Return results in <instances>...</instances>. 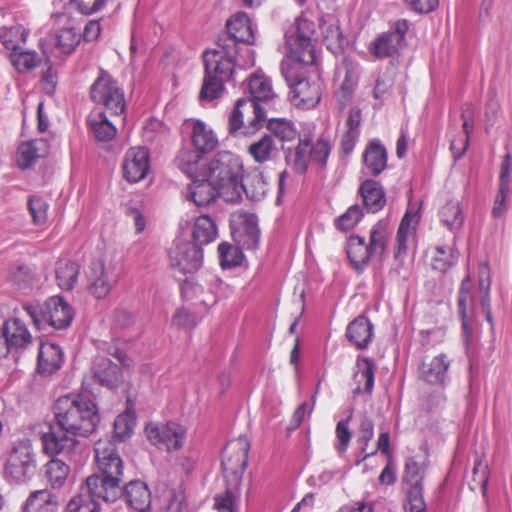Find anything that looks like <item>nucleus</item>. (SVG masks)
<instances>
[{"instance_id": "1", "label": "nucleus", "mask_w": 512, "mask_h": 512, "mask_svg": "<svg viewBox=\"0 0 512 512\" xmlns=\"http://www.w3.org/2000/svg\"><path fill=\"white\" fill-rule=\"evenodd\" d=\"M56 425L41 436L47 455H63L74 459L80 450L77 437L91 435L100 422L96 403L84 394L60 396L53 406Z\"/></svg>"}, {"instance_id": "2", "label": "nucleus", "mask_w": 512, "mask_h": 512, "mask_svg": "<svg viewBox=\"0 0 512 512\" xmlns=\"http://www.w3.org/2000/svg\"><path fill=\"white\" fill-rule=\"evenodd\" d=\"M269 131L283 142L298 139V144L293 150H289L286 156L287 162L295 172L303 174L309 165L324 168L331 152V143L328 138L320 136L315 142L314 123H304L301 129L284 118H270L266 120Z\"/></svg>"}, {"instance_id": "3", "label": "nucleus", "mask_w": 512, "mask_h": 512, "mask_svg": "<svg viewBox=\"0 0 512 512\" xmlns=\"http://www.w3.org/2000/svg\"><path fill=\"white\" fill-rule=\"evenodd\" d=\"M248 88L251 97L238 99L229 115V133L233 136H252L258 132L266 123L268 110L278 100L271 80L260 72L250 76Z\"/></svg>"}, {"instance_id": "4", "label": "nucleus", "mask_w": 512, "mask_h": 512, "mask_svg": "<svg viewBox=\"0 0 512 512\" xmlns=\"http://www.w3.org/2000/svg\"><path fill=\"white\" fill-rule=\"evenodd\" d=\"M235 55L233 47L227 48L221 44L204 53L205 76L199 94L202 102H211L220 97L224 84L232 79Z\"/></svg>"}, {"instance_id": "5", "label": "nucleus", "mask_w": 512, "mask_h": 512, "mask_svg": "<svg viewBox=\"0 0 512 512\" xmlns=\"http://www.w3.org/2000/svg\"><path fill=\"white\" fill-rule=\"evenodd\" d=\"M95 462L99 474L88 478H96L97 486L107 498H117L122 494L123 461L118 454L115 444L110 440L100 439L95 443Z\"/></svg>"}, {"instance_id": "6", "label": "nucleus", "mask_w": 512, "mask_h": 512, "mask_svg": "<svg viewBox=\"0 0 512 512\" xmlns=\"http://www.w3.org/2000/svg\"><path fill=\"white\" fill-rule=\"evenodd\" d=\"M208 176L220 189V198L225 202L237 203L240 200L238 186L242 179L243 163L240 157L230 151L214 155L209 163Z\"/></svg>"}, {"instance_id": "7", "label": "nucleus", "mask_w": 512, "mask_h": 512, "mask_svg": "<svg viewBox=\"0 0 512 512\" xmlns=\"http://www.w3.org/2000/svg\"><path fill=\"white\" fill-rule=\"evenodd\" d=\"M280 70L290 88L291 102L296 107L309 109L320 102L323 84L318 76L309 77L304 66L289 61H282Z\"/></svg>"}, {"instance_id": "8", "label": "nucleus", "mask_w": 512, "mask_h": 512, "mask_svg": "<svg viewBox=\"0 0 512 512\" xmlns=\"http://www.w3.org/2000/svg\"><path fill=\"white\" fill-rule=\"evenodd\" d=\"M22 309L38 329L45 324L65 329L70 326L74 315L72 307L60 296L50 297L42 305L25 303Z\"/></svg>"}, {"instance_id": "9", "label": "nucleus", "mask_w": 512, "mask_h": 512, "mask_svg": "<svg viewBox=\"0 0 512 512\" xmlns=\"http://www.w3.org/2000/svg\"><path fill=\"white\" fill-rule=\"evenodd\" d=\"M206 286L207 290L201 284L187 279L181 286L182 297L186 301L196 300L195 305L203 306V310L207 311L218 301L226 299L233 294L232 287L225 284L215 275L209 276L206 280Z\"/></svg>"}, {"instance_id": "10", "label": "nucleus", "mask_w": 512, "mask_h": 512, "mask_svg": "<svg viewBox=\"0 0 512 512\" xmlns=\"http://www.w3.org/2000/svg\"><path fill=\"white\" fill-rule=\"evenodd\" d=\"M450 366L451 359L445 353H440L429 362H423L419 366V378L430 385L441 388L427 401L429 409H434L445 402L443 389L448 380Z\"/></svg>"}, {"instance_id": "11", "label": "nucleus", "mask_w": 512, "mask_h": 512, "mask_svg": "<svg viewBox=\"0 0 512 512\" xmlns=\"http://www.w3.org/2000/svg\"><path fill=\"white\" fill-rule=\"evenodd\" d=\"M145 434L148 441L157 449L173 452L183 447L187 429L177 422H150L145 427Z\"/></svg>"}, {"instance_id": "12", "label": "nucleus", "mask_w": 512, "mask_h": 512, "mask_svg": "<svg viewBox=\"0 0 512 512\" xmlns=\"http://www.w3.org/2000/svg\"><path fill=\"white\" fill-rule=\"evenodd\" d=\"M32 442L28 438L17 440L5 465V474L15 482H24L35 472Z\"/></svg>"}, {"instance_id": "13", "label": "nucleus", "mask_w": 512, "mask_h": 512, "mask_svg": "<svg viewBox=\"0 0 512 512\" xmlns=\"http://www.w3.org/2000/svg\"><path fill=\"white\" fill-rule=\"evenodd\" d=\"M90 93L95 103L104 105L112 114L120 115L124 112V92L109 74L102 72L91 86Z\"/></svg>"}, {"instance_id": "14", "label": "nucleus", "mask_w": 512, "mask_h": 512, "mask_svg": "<svg viewBox=\"0 0 512 512\" xmlns=\"http://www.w3.org/2000/svg\"><path fill=\"white\" fill-rule=\"evenodd\" d=\"M169 260L175 273L192 274L202 265L203 251L190 241L177 239L169 250Z\"/></svg>"}, {"instance_id": "15", "label": "nucleus", "mask_w": 512, "mask_h": 512, "mask_svg": "<svg viewBox=\"0 0 512 512\" xmlns=\"http://www.w3.org/2000/svg\"><path fill=\"white\" fill-rule=\"evenodd\" d=\"M100 482L96 478H87L81 485L79 492L69 500L65 512H99V501L114 502L117 498H107L97 486Z\"/></svg>"}, {"instance_id": "16", "label": "nucleus", "mask_w": 512, "mask_h": 512, "mask_svg": "<svg viewBox=\"0 0 512 512\" xmlns=\"http://www.w3.org/2000/svg\"><path fill=\"white\" fill-rule=\"evenodd\" d=\"M359 67L349 57L336 66L334 83L337 86L335 96L341 106H345L352 98L358 84Z\"/></svg>"}, {"instance_id": "17", "label": "nucleus", "mask_w": 512, "mask_h": 512, "mask_svg": "<svg viewBox=\"0 0 512 512\" xmlns=\"http://www.w3.org/2000/svg\"><path fill=\"white\" fill-rule=\"evenodd\" d=\"M249 447V441L245 436L227 443L221 459V465L226 474L241 478L247 467Z\"/></svg>"}, {"instance_id": "18", "label": "nucleus", "mask_w": 512, "mask_h": 512, "mask_svg": "<svg viewBox=\"0 0 512 512\" xmlns=\"http://www.w3.org/2000/svg\"><path fill=\"white\" fill-rule=\"evenodd\" d=\"M512 157L506 154L499 176V188L494 199L492 208V216L494 218H502L507 213L512 203Z\"/></svg>"}, {"instance_id": "19", "label": "nucleus", "mask_w": 512, "mask_h": 512, "mask_svg": "<svg viewBox=\"0 0 512 512\" xmlns=\"http://www.w3.org/2000/svg\"><path fill=\"white\" fill-rule=\"evenodd\" d=\"M123 176L131 182L137 183L143 180L150 170L149 151L144 147H132L124 156Z\"/></svg>"}, {"instance_id": "20", "label": "nucleus", "mask_w": 512, "mask_h": 512, "mask_svg": "<svg viewBox=\"0 0 512 512\" xmlns=\"http://www.w3.org/2000/svg\"><path fill=\"white\" fill-rule=\"evenodd\" d=\"M88 290L97 299L108 295L116 278L102 260L92 261L86 272Z\"/></svg>"}, {"instance_id": "21", "label": "nucleus", "mask_w": 512, "mask_h": 512, "mask_svg": "<svg viewBox=\"0 0 512 512\" xmlns=\"http://www.w3.org/2000/svg\"><path fill=\"white\" fill-rule=\"evenodd\" d=\"M419 221L420 214L418 210L408 208L399 224L395 238L394 257L396 259L407 255L409 246L415 239Z\"/></svg>"}, {"instance_id": "22", "label": "nucleus", "mask_w": 512, "mask_h": 512, "mask_svg": "<svg viewBox=\"0 0 512 512\" xmlns=\"http://www.w3.org/2000/svg\"><path fill=\"white\" fill-rule=\"evenodd\" d=\"M230 39V44H226L227 48L233 47L236 51V41L251 44L254 42V26L251 19L245 12L234 14L226 23Z\"/></svg>"}, {"instance_id": "23", "label": "nucleus", "mask_w": 512, "mask_h": 512, "mask_svg": "<svg viewBox=\"0 0 512 512\" xmlns=\"http://www.w3.org/2000/svg\"><path fill=\"white\" fill-rule=\"evenodd\" d=\"M315 40L293 38L286 36L288 47L287 58L283 61H289L291 64L302 66L312 65L316 61Z\"/></svg>"}, {"instance_id": "24", "label": "nucleus", "mask_w": 512, "mask_h": 512, "mask_svg": "<svg viewBox=\"0 0 512 512\" xmlns=\"http://www.w3.org/2000/svg\"><path fill=\"white\" fill-rule=\"evenodd\" d=\"M184 197L186 200L192 201L196 206L203 207L212 203L217 197H220V189L210 178L199 180L194 177L187 186Z\"/></svg>"}, {"instance_id": "25", "label": "nucleus", "mask_w": 512, "mask_h": 512, "mask_svg": "<svg viewBox=\"0 0 512 512\" xmlns=\"http://www.w3.org/2000/svg\"><path fill=\"white\" fill-rule=\"evenodd\" d=\"M92 372L97 382L109 389H115L123 382V374L118 365L105 357L95 358Z\"/></svg>"}, {"instance_id": "26", "label": "nucleus", "mask_w": 512, "mask_h": 512, "mask_svg": "<svg viewBox=\"0 0 512 512\" xmlns=\"http://www.w3.org/2000/svg\"><path fill=\"white\" fill-rule=\"evenodd\" d=\"M319 39L326 45L327 49L336 52L342 48L343 34L336 16L328 14L323 16L318 23Z\"/></svg>"}, {"instance_id": "27", "label": "nucleus", "mask_w": 512, "mask_h": 512, "mask_svg": "<svg viewBox=\"0 0 512 512\" xmlns=\"http://www.w3.org/2000/svg\"><path fill=\"white\" fill-rule=\"evenodd\" d=\"M4 335L7 337L10 350L25 349L32 342V335L26 324L18 317L4 322Z\"/></svg>"}, {"instance_id": "28", "label": "nucleus", "mask_w": 512, "mask_h": 512, "mask_svg": "<svg viewBox=\"0 0 512 512\" xmlns=\"http://www.w3.org/2000/svg\"><path fill=\"white\" fill-rule=\"evenodd\" d=\"M238 186L241 187L238 189L240 199L242 198V192H244L252 201L263 199L268 190V183L263 173L258 170H253L245 176L242 173V179L239 180Z\"/></svg>"}, {"instance_id": "29", "label": "nucleus", "mask_w": 512, "mask_h": 512, "mask_svg": "<svg viewBox=\"0 0 512 512\" xmlns=\"http://www.w3.org/2000/svg\"><path fill=\"white\" fill-rule=\"evenodd\" d=\"M123 496L128 506L137 512H146L150 507V491L141 481L129 482L124 488Z\"/></svg>"}, {"instance_id": "30", "label": "nucleus", "mask_w": 512, "mask_h": 512, "mask_svg": "<svg viewBox=\"0 0 512 512\" xmlns=\"http://www.w3.org/2000/svg\"><path fill=\"white\" fill-rule=\"evenodd\" d=\"M63 363V353L54 343H41L38 353V372L50 375L60 369Z\"/></svg>"}, {"instance_id": "31", "label": "nucleus", "mask_w": 512, "mask_h": 512, "mask_svg": "<svg viewBox=\"0 0 512 512\" xmlns=\"http://www.w3.org/2000/svg\"><path fill=\"white\" fill-rule=\"evenodd\" d=\"M346 253L351 264L358 271L363 270L369 260L375 257L365 238L358 235H352L348 238Z\"/></svg>"}, {"instance_id": "32", "label": "nucleus", "mask_w": 512, "mask_h": 512, "mask_svg": "<svg viewBox=\"0 0 512 512\" xmlns=\"http://www.w3.org/2000/svg\"><path fill=\"white\" fill-rule=\"evenodd\" d=\"M346 336L358 349H365L373 338V325L365 316H358L349 323Z\"/></svg>"}, {"instance_id": "33", "label": "nucleus", "mask_w": 512, "mask_h": 512, "mask_svg": "<svg viewBox=\"0 0 512 512\" xmlns=\"http://www.w3.org/2000/svg\"><path fill=\"white\" fill-rule=\"evenodd\" d=\"M48 152L49 145L44 139H35L22 143L17 151V163L22 169L29 168L37 159L45 157Z\"/></svg>"}, {"instance_id": "34", "label": "nucleus", "mask_w": 512, "mask_h": 512, "mask_svg": "<svg viewBox=\"0 0 512 512\" xmlns=\"http://www.w3.org/2000/svg\"><path fill=\"white\" fill-rule=\"evenodd\" d=\"M191 140L194 148L202 154L211 152L218 146L216 134L201 120L192 121Z\"/></svg>"}, {"instance_id": "35", "label": "nucleus", "mask_w": 512, "mask_h": 512, "mask_svg": "<svg viewBox=\"0 0 512 512\" xmlns=\"http://www.w3.org/2000/svg\"><path fill=\"white\" fill-rule=\"evenodd\" d=\"M440 222L454 235H457L465 222V215L458 200L447 201L438 213Z\"/></svg>"}, {"instance_id": "36", "label": "nucleus", "mask_w": 512, "mask_h": 512, "mask_svg": "<svg viewBox=\"0 0 512 512\" xmlns=\"http://www.w3.org/2000/svg\"><path fill=\"white\" fill-rule=\"evenodd\" d=\"M247 152L256 163L263 164L275 160L279 154V149L274 138L271 135L264 134L248 146Z\"/></svg>"}, {"instance_id": "37", "label": "nucleus", "mask_w": 512, "mask_h": 512, "mask_svg": "<svg viewBox=\"0 0 512 512\" xmlns=\"http://www.w3.org/2000/svg\"><path fill=\"white\" fill-rule=\"evenodd\" d=\"M359 191L368 212L376 213L384 207L386 203L385 193L378 182L366 180L361 184Z\"/></svg>"}, {"instance_id": "38", "label": "nucleus", "mask_w": 512, "mask_h": 512, "mask_svg": "<svg viewBox=\"0 0 512 512\" xmlns=\"http://www.w3.org/2000/svg\"><path fill=\"white\" fill-rule=\"evenodd\" d=\"M218 228L215 221L208 215L197 217L192 227L193 244L201 248L216 240Z\"/></svg>"}, {"instance_id": "39", "label": "nucleus", "mask_w": 512, "mask_h": 512, "mask_svg": "<svg viewBox=\"0 0 512 512\" xmlns=\"http://www.w3.org/2000/svg\"><path fill=\"white\" fill-rule=\"evenodd\" d=\"M356 368L357 370L354 373V379L357 383V387L353 392L354 395L362 391L371 394L375 381L374 362L369 358H358Z\"/></svg>"}, {"instance_id": "40", "label": "nucleus", "mask_w": 512, "mask_h": 512, "mask_svg": "<svg viewBox=\"0 0 512 512\" xmlns=\"http://www.w3.org/2000/svg\"><path fill=\"white\" fill-rule=\"evenodd\" d=\"M238 244L247 250H255L260 241L258 219L254 214L243 216L242 227L238 230Z\"/></svg>"}, {"instance_id": "41", "label": "nucleus", "mask_w": 512, "mask_h": 512, "mask_svg": "<svg viewBox=\"0 0 512 512\" xmlns=\"http://www.w3.org/2000/svg\"><path fill=\"white\" fill-rule=\"evenodd\" d=\"M365 168L373 176L379 175L387 165V152L378 141H372L363 155Z\"/></svg>"}, {"instance_id": "42", "label": "nucleus", "mask_w": 512, "mask_h": 512, "mask_svg": "<svg viewBox=\"0 0 512 512\" xmlns=\"http://www.w3.org/2000/svg\"><path fill=\"white\" fill-rule=\"evenodd\" d=\"M56 497L48 490H37L30 494L22 512H56Z\"/></svg>"}, {"instance_id": "43", "label": "nucleus", "mask_w": 512, "mask_h": 512, "mask_svg": "<svg viewBox=\"0 0 512 512\" xmlns=\"http://www.w3.org/2000/svg\"><path fill=\"white\" fill-rule=\"evenodd\" d=\"M88 123L94 137L100 142H108L115 138L117 129L103 112H93Z\"/></svg>"}, {"instance_id": "44", "label": "nucleus", "mask_w": 512, "mask_h": 512, "mask_svg": "<svg viewBox=\"0 0 512 512\" xmlns=\"http://www.w3.org/2000/svg\"><path fill=\"white\" fill-rule=\"evenodd\" d=\"M28 35L29 30L21 24L0 28V42L10 52L22 48L21 45L26 43Z\"/></svg>"}, {"instance_id": "45", "label": "nucleus", "mask_w": 512, "mask_h": 512, "mask_svg": "<svg viewBox=\"0 0 512 512\" xmlns=\"http://www.w3.org/2000/svg\"><path fill=\"white\" fill-rule=\"evenodd\" d=\"M80 42V36L75 27L69 22L67 26L55 31L53 44L60 54L72 53Z\"/></svg>"}, {"instance_id": "46", "label": "nucleus", "mask_w": 512, "mask_h": 512, "mask_svg": "<svg viewBox=\"0 0 512 512\" xmlns=\"http://www.w3.org/2000/svg\"><path fill=\"white\" fill-rule=\"evenodd\" d=\"M80 267L76 262L60 260L56 265V280L62 290H72L78 281Z\"/></svg>"}, {"instance_id": "47", "label": "nucleus", "mask_w": 512, "mask_h": 512, "mask_svg": "<svg viewBox=\"0 0 512 512\" xmlns=\"http://www.w3.org/2000/svg\"><path fill=\"white\" fill-rule=\"evenodd\" d=\"M390 234L391 229L386 220H380L372 226L368 245L375 257H382L384 254Z\"/></svg>"}, {"instance_id": "48", "label": "nucleus", "mask_w": 512, "mask_h": 512, "mask_svg": "<svg viewBox=\"0 0 512 512\" xmlns=\"http://www.w3.org/2000/svg\"><path fill=\"white\" fill-rule=\"evenodd\" d=\"M136 426V414L133 409L127 408L119 414L114 421L113 437L120 442L128 440Z\"/></svg>"}, {"instance_id": "49", "label": "nucleus", "mask_w": 512, "mask_h": 512, "mask_svg": "<svg viewBox=\"0 0 512 512\" xmlns=\"http://www.w3.org/2000/svg\"><path fill=\"white\" fill-rule=\"evenodd\" d=\"M70 474V467L64 461L54 458L45 465V475L53 489L61 488Z\"/></svg>"}, {"instance_id": "50", "label": "nucleus", "mask_w": 512, "mask_h": 512, "mask_svg": "<svg viewBox=\"0 0 512 512\" xmlns=\"http://www.w3.org/2000/svg\"><path fill=\"white\" fill-rule=\"evenodd\" d=\"M9 60L19 73H26L33 70L40 62V58L35 51L25 50L23 48L10 52Z\"/></svg>"}, {"instance_id": "51", "label": "nucleus", "mask_w": 512, "mask_h": 512, "mask_svg": "<svg viewBox=\"0 0 512 512\" xmlns=\"http://www.w3.org/2000/svg\"><path fill=\"white\" fill-rule=\"evenodd\" d=\"M240 497L241 493L237 487L227 488L214 497V508L217 512H239Z\"/></svg>"}, {"instance_id": "52", "label": "nucleus", "mask_w": 512, "mask_h": 512, "mask_svg": "<svg viewBox=\"0 0 512 512\" xmlns=\"http://www.w3.org/2000/svg\"><path fill=\"white\" fill-rule=\"evenodd\" d=\"M402 44L388 31L376 38L372 45V52L379 58L390 57L397 53Z\"/></svg>"}, {"instance_id": "53", "label": "nucleus", "mask_w": 512, "mask_h": 512, "mask_svg": "<svg viewBox=\"0 0 512 512\" xmlns=\"http://www.w3.org/2000/svg\"><path fill=\"white\" fill-rule=\"evenodd\" d=\"M201 158L202 153L196 149H183L177 156L178 167L189 177L194 178L196 177Z\"/></svg>"}, {"instance_id": "54", "label": "nucleus", "mask_w": 512, "mask_h": 512, "mask_svg": "<svg viewBox=\"0 0 512 512\" xmlns=\"http://www.w3.org/2000/svg\"><path fill=\"white\" fill-rule=\"evenodd\" d=\"M363 209L360 205L350 206L343 214L335 218L334 225L340 231L353 229L362 219Z\"/></svg>"}, {"instance_id": "55", "label": "nucleus", "mask_w": 512, "mask_h": 512, "mask_svg": "<svg viewBox=\"0 0 512 512\" xmlns=\"http://www.w3.org/2000/svg\"><path fill=\"white\" fill-rule=\"evenodd\" d=\"M219 262L223 269L236 267L241 264L243 253L238 248L229 243H221L218 246Z\"/></svg>"}, {"instance_id": "56", "label": "nucleus", "mask_w": 512, "mask_h": 512, "mask_svg": "<svg viewBox=\"0 0 512 512\" xmlns=\"http://www.w3.org/2000/svg\"><path fill=\"white\" fill-rule=\"evenodd\" d=\"M405 512H426V503L423 497V486L405 487Z\"/></svg>"}, {"instance_id": "57", "label": "nucleus", "mask_w": 512, "mask_h": 512, "mask_svg": "<svg viewBox=\"0 0 512 512\" xmlns=\"http://www.w3.org/2000/svg\"><path fill=\"white\" fill-rule=\"evenodd\" d=\"M28 209L35 225L43 226L46 224L49 204L44 198L32 195L28 200Z\"/></svg>"}, {"instance_id": "58", "label": "nucleus", "mask_w": 512, "mask_h": 512, "mask_svg": "<svg viewBox=\"0 0 512 512\" xmlns=\"http://www.w3.org/2000/svg\"><path fill=\"white\" fill-rule=\"evenodd\" d=\"M457 258L458 254L453 249H448L445 246H438L435 249L431 264L433 269L444 272L456 262Z\"/></svg>"}, {"instance_id": "59", "label": "nucleus", "mask_w": 512, "mask_h": 512, "mask_svg": "<svg viewBox=\"0 0 512 512\" xmlns=\"http://www.w3.org/2000/svg\"><path fill=\"white\" fill-rule=\"evenodd\" d=\"M374 436V424L373 421L367 416H363L359 426L357 442L360 446L361 452L365 453L362 460H365L370 455L376 453V450L371 453H366L368 443Z\"/></svg>"}, {"instance_id": "60", "label": "nucleus", "mask_w": 512, "mask_h": 512, "mask_svg": "<svg viewBox=\"0 0 512 512\" xmlns=\"http://www.w3.org/2000/svg\"><path fill=\"white\" fill-rule=\"evenodd\" d=\"M350 418L351 415L347 419L340 420L336 425V442L334 447L339 455H342L347 451L352 437L349 429Z\"/></svg>"}, {"instance_id": "61", "label": "nucleus", "mask_w": 512, "mask_h": 512, "mask_svg": "<svg viewBox=\"0 0 512 512\" xmlns=\"http://www.w3.org/2000/svg\"><path fill=\"white\" fill-rule=\"evenodd\" d=\"M197 312L182 307L176 310L172 317V324L178 328L192 329L201 320Z\"/></svg>"}, {"instance_id": "62", "label": "nucleus", "mask_w": 512, "mask_h": 512, "mask_svg": "<svg viewBox=\"0 0 512 512\" xmlns=\"http://www.w3.org/2000/svg\"><path fill=\"white\" fill-rule=\"evenodd\" d=\"M297 30L294 35H290L293 38L319 40V34L316 30L315 23L310 20L307 16L301 15L296 20Z\"/></svg>"}, {"instance_id": "63", "label": "nucleus", "mask_w": 512, "mask_h": 512, "mask_svg": "<svg viewBox=\"0 0 512 512\" xmlns=\"http://www.w3.org/2000/svg\"><path fill=\"white\" fill-rule=\"evenodd\" d=\"M422 479L423 476L420 465L413 458H408L405 463L403 475L404 488L412 486H423Z\"/></svg>"}, {"instance_id": "64", "label": "nucleus", "mask_w": 512, "mask_h": 512, "mask_svg": "<svg viewBox=\"0 0 512 512\" xmlns=\"http://www.w3.org/2000/svg\"><path fill=\"white\" fill-rule=\"evenodd\" d=\"M463 120V130L464 134L459 138H455L450 143V149L456 159L462 157L468 147L469 143V134L472 130V126L469 125L468 120L465 118V115L462 114Z\"/></svg>"}]
</instances>
